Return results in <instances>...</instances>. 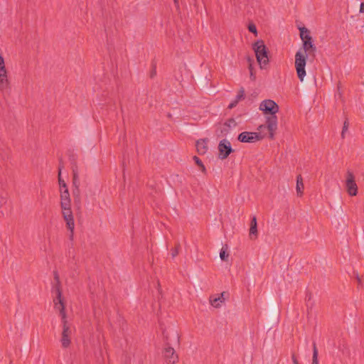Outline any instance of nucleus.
<instances>
[{
	"label": "nucleus",
	"mask_w": 364,
	"mask_h": 364,
	"mask_svg": "<svg viewBox=\"0 0 364 364\" xmlns=\"http://www.w3.org/2000/svg\"><path fill=\"white\" fill-rule=\"evenodd\" d=\"M58 183H59V186H60V191H61L62 190H64L65 188H68L65 181L63 180L61 178V168H59Z\"/></svg>",
	"instance_id": "17"
},
{
	"label": "nucleus",
	"mask_w": 364,
	"mask_h": 364,
	"mask_svg": "<svg viewBox=\"0 0 364 364\" xmlns=\"http://www.w3.org/2000/svg\"><path fill=\"white\" fill-rule=\"evenodd\" d=\"M248 29L250 32L254 33L257 35V28L254 24H250L248 26Z\"/></svg>",
	"instance_id": "23"
},
{
	"label": "nucleus",
	"mask_w": 364,
	"mask_h": 364,
	"mask_svg": "<svg viewBox=\"0 0 364 364\" xmlns=\"http://www.w3.org/2000/svg\"><path fill=\"white\" fill-rule=\"evenodd\" d=\"M295 364H299V362H297V363H295Z\"/></svg>",
	"instance_id": "34"
},
{
	"label": "nucleus",
	"mask_w": 364,
	"mask_h": 364,
	"mask_svg": "<svg viewBox=\"0 0 364 364\" xmlns=\"http://www.w3.org/2000/svg\"><path fill=\"white\" fill-rule=\"evenodd\" d=\"M176 4H177L178 0H173Z\"/></svg>",
	"instance_id": "33"
},
{
	"label": "nucleus",
	"mask_w": 364,
	"mask_h": 364,
	"mask_svg": "<svg viewBox=\"0 0 364 364\" xmlns=\"http://www.w3.org/2000/svg\"><path fill=\"white\" fill-rule=\"evenodd\" d=\"M253 236L255 238L257 237V223L255 216L252 217L250 228V237L252 238Z\"/></svg>",
	"instance_id": "13"
},
{
	"label": "nucleus",
	"mask_w": 364,
	"mask_h": 364,
	"mask_svg": "<svg viewBox=\"0 0 364 364\" xmlns=\"http://www.w3.org/2000/svg\"><path fill=\"white\" fill-rule=\"evenodd\" d=\"M292 361H293L294 364H295L298 362L294 355H292Z\"/></svg>",
	"instance_id": "30"
},
{
	"label": "nucleus",
	"mask_w": 364,
	"mask_h": 364,
	"mask_svg": "<svg viewBox=\"0 0 364 364\" xmlns=\"http://www.w3.org/2000/svg\"><path fill=\"white\" fill-rule=\"evenodd\" d=\"M177 255H178V250H174L172 251V252H171L172 257H175Z\"/></svg>",
	"instance_id": "29"
},
{
	"label": "nucleus",
	"mask_w": 364,
	"mask_h": 364,
	"mask_svg": "<svg viewBox=\"0 0 364 364\" xmlns=\"http://www.w3.org/2000/svg\"><path fill=\"white\" fill-rule=\"evenodd\" d=\"M259 108L265 115H267L266 116L265 122L269 132V137L273 139L278 126V119L276 114L279 110V105L274 100H264L260 102Z\"/></svg>",
	"instance_id": "1"
},
{
	"label": "nucleus",
	"mask_w": 364,
	"mask_h": 364,
	"mask_svg": "<svg viewBox=\"0 0 364 364\" xmlns=\"http://www.w3.org/2000/svg\"><path fill=\"white\" fill-rule=\"evenodd\" d=\"M312 41V38L310 35H309L307 37H306L304 38V40H302L303 43H304V41Z\"/></svg>",
	"instance_id": "28"
},
{
	"label": "nucleus",
	"mask_w": 364,
	"mask_h": 364,
	"mask_svg": "<svg viewBox=\"0 0 364 364\" xmlns=\"http://www.w3.org/2000/svg\"><path fill=\"white\" fill-rule=\"evenodd\" d=\"M218 151V157L220 159H225L233 151L230 142L226 139L219 142Z\"/></svg>",
	"instance_id": "8"
},
{
	"label": "nucleus",
	"mask_w": 364,
	"mask_h": 364,
	"mask_svg": "<svg viewBox=\"0 0 364 364\" xmlns=\"http://www.w3.org/2000/svg\"><path fill=\"white\" fill-rule=\"evenodd\" d=\"M75 180H76V176L75 175L74 176V183H75Z\"/></svg>",
	"instance_id": "32"
},
{
	"label": "nucleus",
	"mask_w": 364,
	"mask_h": 364,
	"mask_svg": "<svg viewBox=\"0 0 364 364\" xmlns=\"http://www.w3.org/2000/svg\"><path fill=\"white\" fill-rule=\"evenodd\" d=\"M359 12L364 13V2L360 4Z\"/></svg>",
	"instance_id": "27"
},
{
	"label": "nucleus",
	"mask_w": 364,
	"mask_h": 364,
	"mask_svg": "<svg viewBox=\"0 0 364 364\" xmlns=\"http://www.w3.org/2000/svg\"><path fill=\"white\" fill-rule=\"evenodd\" d=\"M224 293H222L219 296L214 298L213 299L210 300L211 305L213 306L215 308H218L220 306V304L224 302Z\"/></svg>",
	"instance_id": "15"
},
{
	"label": "nucleus",
	"mask_w": 364,
	"mask_h": 364,
	"mask_svg": "<svg viewBox=\"0 0 364 364\" xmlns=\"http://www.w3.org/2000/svg\"><path fill=\"white\" fill-rule=\"evenodd\" d=\"M193 159H194L195 162L196 163V164H198L200 167H201L202 171H204L205 170V168L204 165L203 164L201 160L198 156H194Z\"/></svg>",
	"instance_id": "21"
},
{
	"label": "nucleus",
	"mask_w": 364,
	"mask_h": 364,
	"mask_svg": "<svg viewBox=\"0 0 364 364\" xmlns=\"http://www.w3.org/2000/svg\"><path fill=\"white\" fill-rule=\"evenodd\" d=\"M60 192V201H71L70 193L68 188L62 190Z\"/></svg>",
	"instance_id": "16"
},
{
	"label": "nucleus",
	"mask_w": 364,
	"mask_h": 364,
	"mask_svg": "<svg viewBox=\"0 0 364 364\" xmlns=\"http://www.w3.org/2000/svg\"><path fill=\"white\" fill-rule=\"evenodd\" d=\"M300 37L301 40H304L306 37H307L309 35V32L307 28H300Z\"/></svg>",
	"instance_id": "20"
},
{
	"label": "nucleus",
	"mask_w": 364,
	"mask_h": 364,
	"mask_svg": "<svg viewBox=\"0 0 364 364\" xmlns=\"http://www.w3.org/2000/svg\"><path fill=\"white\" fill-rule=\"evenodd\" d=\"M313 51L316 50V46L311 41H304L303 43V48L299 49L295 54V69L298 78L301 82L304 81L305 76L306 75L305 67L307 60V52L310 50Z\"/></svg>",
	"instance_id": "3"
},
{
	"label": "nucleus",
	"mask_w": 364,
	"mask_h": 364,
	"mask_svg": "<svg viewBox=\"0 0 364 364\" xmlns=\"http://www.w3.org/2000/svg\"><path fill=\"white\" fill-rule=\"evenodd\" d=\"M264 137V134L252 132H243L238 135L237 139L242 143H255L260 141Z\"/></svg>",
	"instance_id": "7"
},
{
	"label": "nucleus",
	"mask_w": 364,
	"mask_h": 364,
	"mask_svg": "<svg viewBox=\"0 0 364 364\" xmlns=\"http://www.w3.org/2000/svg\"><path fill=\"white\" fill-rule=\"evenodd\" d=\"M295 364H299V362H297V363H295Z\"/></svg>",
	"instance_id": "35"
},
{
	"label": "nucleus",
	"mask_w": 364,
	"mask_h": 364,
	"mask_svg": "<svg viewBox=\"0 0 364 364\" xmlns=\"http://www.w3.org/2000/svg\"><path fill=\"white\" fill-rule=\"evenodd\" d=\"M346 188L350 196H355L358 192V187L351 173L348 175L346 179Z\"/></svg>",
	"instance_id": "9"
},
{
	"label": "nucleus",
	"mask_w": 364,
	"mask_h": 364,
	"mask_svg": "<svg viewBox=\"0 0 364 364\" xmlns=\"http://www.w3.org/2000/svg\"><path fill=\"white\" fill-rule=\"evenodd\" d=\"M244 98H245V90L243 88H241L240 90V91L238 92L237 95H236L235 99L234 100H232L228 105V108L229 109L234 108L235 107H236V105H237L239 101H240L241 100H242Z\"/></svg>",
	"instance_id": "12"
},
{
	"label": "nucleus",
	"mask_w": 364,
	"mask_h": 364,
	"mask_svg": "<svg viewBox=\"0 0 364 364\" xmlns=\"http://www.w3.org/2000/svg\"><path fill=\"white\" fill-rule=\"evenodd\" d=\"M296 189L297 195L301 196L303 194V189H304L303 178L301 175H299L296 178Z\"/></svg>",
	"instance_id": "14"
},
{
	"label": "nucleus",
	"mask_w": 364,
	"mask_h": 364,
	"mask_svg": "<svg viewBox=\"0 0 364 364\" xmlns=\"http://www.w3.org/2000/svg\"><path fill=\"white\" fill-rule=\"evenodd\" d=\"M54 291L56 294V298L54 299L55 309L60 311L62 316L63 332L60 341L63 348H68L70 344V336L71 334V330L67 323L65 306L59 285H56L54 287Z\"/></svg>",
	"instance_id": "2"
},
{
	"label": "nucleus",
	"mask_w": 364,
	"mask_h": 364,
	"mask_svg": "<svg viewBox=\"0 0 364 364\" xmlns=\"http://www.w3.org/2000/svg\"><path fill=\"white\" fill-rule=\"evenodd\" d=\"M264 129H267V124L265 125L262 124V125H260L258 127L257 129L259 131L258 133H260L262 134V132Z\"/></svg>",
	"instance_id": "25"
},
{
	"label": "nucleus",
	"mask_w": 364,
	"mask_h": 364,
	"mask_svg": "<svg viewBox=\"0 0 364 364\" xmlns=\"http://www.w3.org/2000/svg\"><path fill=\"white\" fill-rule=\"evenodd\" d=\"M55 279L57 280V282L58 283V277L57 274H55Z\"/></svg>",
	"instance_id": "31"
},
{
	"label": "nucleus",
	"mask_w": 364,
	"mask_h": 364,
	"mask_svg": "<svg viewBox=\"0 0 364 364\" xmlns=\"http://www.w3.org/2000/svg\"><path fill=\"white\" fill-rule=\"evenodd\" d=\"M196 146L199 154H205L208 151L207 141L205 139L198 140Z\"/></svg>",
	"instance_id": "11"
},
{
	"label": "nucleus",
	"mask_w": 364,
	"mask_h": 364,
	"mask_svg": "<svg viewBox=\"0 0 364 364\" xmlns=\"http://www.w3.org/2000/svg\"><path fill=\"white\" fill-rule=\"evenodd\" d=\"M164 354L167 362L170 364H174L178 360V355L176 354L174 349L171 347L166 348Z\"/></svg>",
	"instance_id": "10"
},
{
	"label": "nucleus",
	"mask_w": 364,
	"mask_h": 364,
	"mask_svg": "<svg viewBox=\"0 0 364 364\" xmlns=\"http://www.w3.org/2000/svg\"><path fill=\"white\" fill-rule=\"evenodd\" d=\"M235 124L234 119H230L226 123L225 125H227L229 127H231L232 126H234Z\"/></svg>",
	"instance_id": "24"
},
{
	"label": "nucleus",
	"mask_w": 364,
	"mask_h": 364,
	"mask_svg": "<svg viewBox=\"0 0 364 364\" xmlns=\"http://www.w3.org/2000/svg\"><path fill=\"white\" fill-rule=\"evenodd\" d=\"M226 251H227V247H223V248L220 251V257L221 260H223V261L227 260V259L228 257V254L226 253Z\"/></svg>",
	"instance_id": "19"
},
{
	"label": "nucleus",
	"mask_w": 364,
	"mask_h": 364,
	"mask_svg": "<svg viewBox=\"0 0 364 364\" xmlns=\"http://www.w3.org/2000/svg\"><path fill=\"white\" fill-rule=\"evenodd\" d=\"M348 122L346 120L343 123V129H342L341 136L343 138L344 137L345 132L348 130Z\"/></svg>",
	"instance_id": "22"
},
{
	"label": "nucleus",
	"mask_w": 364,
	"mask_h": 364,
	"mask_svg": "<svg viewBox=\"0 0 364 364\" xmlns=\"http://www.w3.org/2000/svg\"><path fill=\"white\" fill-rule=\"evenodd\" d=\"M10 82L8 71L6 68L5 60L0 53V91L9 92L10 91Z\"/></svg>",
	"instance_id": "6"
},
{
	"label": "nucleus",
	"mask_w": 364,
	"mask_h": 364,
	"mask_svg": "<svg viewBox=\"0 0 364 364\" xmlns=\"http://www.w3.org/2000/svg\"><path fill=\"white\" fill-rule=\"evenodd\" d=\"M252 48L255 53L257 60L260 68H263L267 65L269 58L267 56V49L262 40L257 41L252 46Z\"/></svg>",
	"instance_id": "4"
},
{
	"label": "nucleus",
	"mask_w": 364,
	"mask_h": 364,
	"mask_svg": "<svg viewBox=\"0 0 364 364\" xmlns=\"http://www.w3.org/2000/svg\"><path fill=\"white\" fill-rule=\"evenodd\" d=\"M249 69H250V77L252 78V80H254L255 79V76L252 72V68L251 64H250Z\"/></svg>",
	"instance_id": "26"
},
{
	"label": "nucleus",
	"mask_w": 364,
	"mask_h": 364,
	"mask_svg": "<svg viewBox=\"0 0 364 364\" xmlns=\"http://www.w3.org/2000/svg\"><path fill=\"white\" fill-rule=\"evenodd\" d=\"M60 207L67 228L73 232L75 228V221L71 210V201H60Z\"/></svg>",
	"instance_id": "5"
},
{
	"label": "nucleus",
	"mask_w": 364,
	"mask_h": 364,
	"mask_svg": "<svg viewBox=\"0 0 364 364\" xmlns=\"http://www.w3.org/2000/svg\"><path fill=\"white\" fill-rule=\"evenodd\" d=\"M311 364H318V350L315 343H313V358Z\"/></svg>",
	"instance_id": "18"
}]
</instances>
